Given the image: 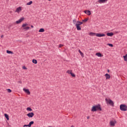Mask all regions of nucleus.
<instances>
[{
	"label": "nucleus",
	"instance_id": "nucleus-1",
	"mask_svg": "<svg viewBox=\"0 0 127 127\" xmlns=\"http://www.w3.org/2000/svg\"><path fill=\"white\" fill-rule=\"evenodd\" d=\"M97 111H102V108L101 107V105L98 104L94 105L92 107L91 112H97Z\"/></svg>",
	"mask_w": 127,
	"mask_h": 127
},
{
	"label": "nucleus",
	"instance_id": "nucleus-2",
	"mask_svg": "<svg viewBox=\"0 0 127 127\" xmlns=\"http://www.w3.org/2000/svg\"><path fill=\"white\" fill-rule=\"evenodd\" d=\"M120 109L123 112H126L127 111V106L125 104H121L120 106Z\"/></svg>",
	"mask_w": 127,
	"mask_h": 127
},
{
	"label": "nucleus",
	"instance_id": "nucleus-3",
	"mask_svg": "<svg viewBox=\"0 0 127 127\" xmlns=\"http://www.w3.org/2000/svg\"><path fill=\"white\" fill-rule=\"evenodd\" d=\"M105 101L107 103V104H109L112 107H115V103H114V101L111 99H108L107 98L105 99Z\"/></svg>",
	"mask_w": 127,
	"mask_h": 127
},
{
	"label": "nucleus",
	"instance_id": "nucleus-4",
	"mask_svg": "<svg viewBox=\"0 0 127 127\" xmlns=\"http://www.w3.org/2000/svg\"><path fill=\"white\" fill-rule=\"evenodd\" d=\"M27 116L28 118H33L34 117V113L33 112L29 113L27 114Z\"/></svg>",
	"mask_w": 127,
	"mask_h": 127
},
{
	"label": "nucleus",
	"instance_id": "nucleus-5",
	"mask_svg": "<svg viewBox=\"0 0 127 127\" xmlns=\"http://www.w3.org/2000/svg\"><path fill=\"white\" fill-rule=\"evenodd\" d=\"M23 20H24V17H22L21 18H20V19H19L18 20L16 21V23L17 24H19V23H20L22 21H23Z\"/></svg>",
	"mask_w": 127,
	"mask_h": 127
},
{
	"label": "nucleus",
	"instance_id": "nucleus-6",
	"mask_svg": "<svg viewBox=\"0 0 127 127\" xmlns=\"http://www.w3.org/2000/svg\"><path fill=\"white\" fill-rule=\"evenodd\" d=\"M96 36L97 37H103L104 36H106V34H101V33H97Z\"/></svg>",
	"mask_w": 127,
	"mask_h": 127
},
{
	"label": "nucleus",
	"instance_id": "nucleus-7",
	"mask_svg": "<svg viewBox=\"0 0 127 127\" xmlns=\"http://www.w3.org/2000/svg\"><path fill=\"white\" fill-rule=\"evenodd\" d=\"M23 91L25 93H26L27 95H30V91H29V89L23 88Z\"/></svg>",
	"mask_w": 127,
	"mask_h": 127
},
{
	"label": "nucleus",
	"instance_id": "nucleus-8",
	"mask_svg": "<svg viewBox=\"0 0 127 127\" xmlns=\"http://www.w3.org/2000/svg\"><path fill=\"white\" fill-rule=\"evenodd\" d=\"M22 9H21V7H18L15 10V12H17L18 13H19V12H20V11H21Z\"/></svg>",
	"mask_w": 127,
	"mask_h": 127
},
{
	"label": "nucleus",
	"instance_id": "nucleus-9",
	"mask_svg": "<svg viewBox=\"0 0 127 127\" xmlns=\"http://www.w3.org/2000/svg\"><path fill=\"white\" fill-rule=\"evenodd\" d=\"M106 1H108V0H98L97 1L99 3H105Z\"/></svg>",
	"mask_w": 127,
	"mask_h": 127
},
{
	"label": "nucleus",
	"instance_id": "nucleus-10",
	"mask_svg": "<svg viewBox=\"0 0 127 127\" xmlns=\"http://www.w3.org/2000/svg\"><path fill=\"white\" fill-rule=\"evenodd\" d=\"M84 13H85V14H87V15H91V11L88 10H86L84 11Z\"/></svg>",
	"mask_w": 127,
	"mask_h": 127
},
{
	"label": "nucleus",
	"instance_id": "nucleus-11",
	"mask_svg": "<svg viewBox=\"0 0 127 127\" xmlns=\"http://www.w3.org/2000/svg\"><path fill=\"white\" fill-rule=\"evenodd\" d=\"M115 124H117V121H111L110 122V126H111V127H115Z\"/></svg>",
	"mask_w": 127,
	"mask_h": 127
},
{
	"label": "nucleus",
	"instance_id": "nucleus-12",
	"mask_svg": "<svg viewBox=\"0 0 127 127\" xmlns=\"http://www.w3.org/2000/svg\"><path fill=\"white\" fill-rule=\"evenodd\" d=\"M105 76L106 78V80H109V79L111 78V75L110 74H109V73L105 74Z\"/></svg>",
	"mask_w": 127,
	"mask_h": 127
},
{
	"label": "nucleus",
	"instance_id": "nucleus-13",
	"mask_svg": "<svg viewBox=\"0 0 127 127\" xmlns=\"http://www.w3.org/2000/svg\"><path fill=\"white\" fill-rule=\"evenodd\" d=\"M77 25H81V24H83V22H81L80 21H77L76 23L75 24Z\"/></svg>",
	"mask_w": 127,
	"mask_h": 127
},
{
	"label": "nucleus",
	"instance_id": "nucleus-14",
	"mask_svg": "<svg viewBox=\"0 0 127 127\" xmlns=\"http://www.w3.org/2000/svg\"><path fill=\"white\" fill-rule=\"evenodd\" d=\"M75 26L76 27L77 30H81V26H80L79 25L75 24Z\"/></svg>",
	"mask_w": 127,
	"mask_h": 127
},
{
	"label": "nucleus",
	"instance_id": "nucleus-15",
	"mask_svg": "<svg viewBox=\"0 0 127 127\" xmlns=\"http://www.w3.org/2000/svg\"><path fill=\"white\" fill-rule=\"evenodd\" d=\"M96 56H98V57H103V55L101 53H96Z\"/></svg>",
	"mask_w": 127,
	"mask_h": 127
},
{
	"label": "nucleus",
	"instance_id": "nucleus-16",
	"mask_svg": "<svg viewBox=\"0 0 127 127\" xmlns=\"http://www.w3.org/2000/svg\"><path fill=\"white\" fill-rule=\"evenodd\" d=\"M106 35H107V36H110L112 37L114 35V34L113 32H111V33H107L106 34Z\"/></svg>",
	"mask_w": 127,
	"mask_h": 127
},
{
	"label": "nucleus",
	"instance_id": "nucleus-17",
	"mask_svg": "<svg viewBox=\"0 0 127 127\" xmlns=\"http://www.w3.org/2000/svg\"><path fill=\"white\" fill-rule=\"evenodd\" d=\"M89 35H90V36H95V35H96V36H97V33L90 32L89 33Z\"/></svg>",
	"mask_w": 127,
	"mask_h": 127
},
{
	"label": "nucleus",
	"instance_id": "nucleus-18",
	"mask_svg": "<svg viewBox=\"0 0 127 127\" xmlns=\"http://www.w3.org/2000/svg\"><path fill=\"white\" fill-rule=\"evenodd\" d=\"M4 117L6 119L7 121L9 120V116H8V115L6 114H4Z\"/></svg>",
	"mask_w": 127,
	"mask_h": 127
},
{
	"label": "nucleus",
	"instance_id": "nucleus-19",
	"mask_svg": "<svg viewBox=\"0 0 127 127\" xmlns=\"http://www.w3.org/2000/svg\"><path fill=\"white\" fill-rule=\"evenodd\" d=\"M124 61H126L127 62V54H126L125 56H123Z\"/></svg>",
	"mask_w": 127,
	"mask_h": 127
},
{
	"label": "nucleus",
	"instance_id": "nucleus-20",
	"mask_svg": "<svg viewBox=\"0 0 127 127\" xmlns=\"http://www.w3.org/2000/svg\"><path fill=\"white\" fill-rule=\"evenodd\" d=\"M33 124H34V121H31L29 123V127H31V126H32V125H33Z\"/></svg>",
	"mask_w": 127,
	"mask_h": 127
},
{
	"label": "nucleus",
	"instance_id": "nucleus-21",
	"mask_svg": "<svg viewBox=\"0 0 127 127\" xmlns=\"http://www.w3.org/2000/svg\"><path fill=\"white\" fill-rule=\"evenodd\" d=\"M6 53H7V54H13V52L12 51H10L8 50L6 51Z\"/></svg>",
	"mask_w": 127,
	"mask_h": 127
},
{
	"label": "nucleus",
	"instance_id": "nucleus-22",
	"mask_svg": "<svg viewBox=\"0 0 127 127\" xmlns=\"http://www.w3.org/2000/svg\"><path fill=\"white\" fill-rule=\"evenodd\" d=\"M78 52H79L81 57H84V54L81 51V50H79Z\"/></svg>",
	"mask_w": 127,
	"mask_h": 127
},
{
	"label": "nucleus",
	"instance_id": "nucleus-23",
	"mask_svg": "<svg viewBox=\"0 0 127 127\" xmlns=\"http://www.w3.org/2000/svg\"><path fill=\"white\" fill-rule=\"evenodd\" d=\"M26 110L28 111L29 112H32V109H31L30 107L27 108Z\"/></svg>",
	"mask_w": 127,
	"mask_h": 127
},
{
	"label": "nucleus",
	"instance_id": "nucleus-24",
	"mask_svg": "<svg viewBox=\"0 0 127 127\" xmlns=\"http://www.w3.org/2000/svg\"><path fill=\"white\" fill-rule=\"evenodd\" d=\"M32 62H33V63H34V64H37V60H36L35 59H33L32 60Z\"/></svg>",
	"mask_w": 127,
	"mask_h": 127
},
{
	"label": "nucleus",
	"instance_id": "nucleus-25",
	"mask_svg": "<svg viewBox=\"0 0 127 127\" xmlns=\"http://www.w3.org/2000/svg\"><path fill=\"white\" fill-rule=\"evenodd\" d=\"M45 30L44 28H41L39 30V32H44Z\"/></svg>",
	"mask_w": 127,
	"mask_h": 127
},
{
	"label": "nucleus",
	"instance_id": "nucleus-26",
	"mask_svg": "<svg viewBox=\"0 0 127 127\" xmlns=\"http://www.w3.org/2000/svg\"><path fill=\"white\" fill-rule=\"evenodd\" d=\"M32 1H30L28 3H27V5H31V4H32Z\"/></svg>",
	"mask_w": 127,
	"mask_h": 127
},
{
	"label": "nucleus",
	"instance_id": "nucleus-27",
	"mask_svg": "<svg viewBox=\"0 0 127 127\" xmlns=\"http://www.w3.org/2000/svg\"><path fill=\"white\" fill-rule=\"evenodd\" d=\"M27 25H28V24L27 23L23 24L22 25V27H23V28H25V26H27Z\"/></svg>",
	"mask_w": 127,
	"mask_h": 127
},
{
	"label": "nucleus",
	"instance_id": "nucleus-28",
	"mask_svg": "<svg viewBox=\"0 0 127 127\" xmlns=\"http://www.w3.org/2000/svg\"><path fill=\"white\" fill-rule=\"evenodd\" d=\"M72 72V70H67L66 71V73H67V74H71V73Z\"/></svg>",
	"mask_w": 127,
	"mask_h": 127
},
{
	"label": "nucleus",
	"instance_id": "nucleus-29",
	"mask_svg": "<svg viewBox=\"0 0 127 127\" xmlns=\"http://www.w3.org/2000/svg\"><path fill=\"white\" fill-rule=\"evenodd\" d=\"M107 45L110 47H114V45H113V44H107Z\"/></svg>",
	"mask_w": 127,
	"mask_h": 127
},
{
	"label": "nucleus",
	"instance_id": "nucleus-30",
	"mask_svg": "<svg viewBox=\"0 0 127 127\" xmlns=\"http://www.w3.org/2000/svg\"><path fill=\"white\" fill-rule=\"evenodd\" d=\"M23 29H25L26 30H28L29 29H30V27H26L23 28Z\"/></svg>",
	"mask_w": 127,
	"mask_h": 127
},
{
	"label": "nucleus",
	"instance_id": "nucleus-31",
	"mask_svg": "<svg viewBox=\"0 0 127 127\" xmlns=\"http://www.w3.org/2000/svg\"><path fill=\"white\" fill-rule=\"evenodd\" d=\"M88 21V19H85L82 20V22H87Z\"/></svg>",
	"mask_w": 127,
	"mask_h": 127
},
{
	"label": "nucleus",
	"instance_id": "nucleus-32",
	"mask_svg": "<svg viewBox=\"0 0 127 127\" xmlns=\"http://www.w3.org/2000/svg\"><path fill=\"white\" fill-rule=\"evenodd\" d=\"M70 75L72 77H76V75H75L74 73L72 72L70 73Z\"/></svg>",
	"mask_w": 127,
	"mask_h": 127
},
{
	"label": "nucleus",
	"instance_id": "nucleus-33",
	"mask_svg": "<svg viewBox=\"0 0 127 127\" xmlns=\"http://www.w3.org/2000/svg\"><path fill=\"white\" fill-rule=\"evenodd\" d=\"M7 91L8 93H11V90L10 89H7Z\"/></svg>",
	"mask_w": 127,
	"mask_h": 127
},
{
	"label": "nucleus",
	"instance_id": "nucleus-34",
	"mask_svg": "<svg viewBox=\"0 0 127 127\" xmlns=\"http://www.w3.org/2000/svg\"><path fill=\"white\" fill-rule=\"evenodd\" d=\"M76 19H74L73 20V23L74 24H75V23H76Z\"/></svg>",
	"mask_w": 127,
	"mask_h": 127
},
{
	"label": "nucleus",
	"instance_id": "nucleus-35",
	"mask_svg": "<svg viewBox=\"0 0 127 127\" xmlns=\"http://www.w3.org/2000/svg\"><path fill=\"white\" fill-rule=\"evenodd\" d=\"M64 45L63 44H60L59 46V48H61V47H62Z\"/></svg>",
	"mask_w": 127,
	"mask_h": 127
},
{
	"label": "nucleus",
	"instance_id": "nucleus-36",
	"mask_svg": "<svg viewBox=\"0 0 127 127\" xmlns=\"http://www.w3.org/2000/svg\"><path fill=\"white\" fill-rule=\"evenodd\" d=\"M23 69H24V70H27V68H26V67H25V66H23Z\"/></svg>",
	"mask_w": 127,
	"mask_h": 127
},
{
	"label": "nucleus",
	"instance_id": "nucleus-37",
	"mask_svg": "<svg viewBox=\"0 0 127 127\" xmlns=\"http://www.w3.org/2000/svg\"><path fill=\"white\" fill-rule=\"evenodd\" d=\"M24 127H29V124L28 125H24Z\"/></svg>",
	"mask_w": 127,
	"mask_h": 127
},
{
	"label": "nucleus",
	"instance_id": "nucleus-38",
	"mask_svg": "<svg viewBox=\"0 0 127 127\" xmlns=\"http://www.w3.org/2000/svg\"><path fill=\"white\" fill-rule=\"evenodd\" d=\"M89 119H90V116H87V120H89Z\"/></svg>",
	"mask_w": 127,
	"mask_h": 127
},
{
	"label": "nucleus",
	"instance_id": "nucleus-39",
	"mask_svg": "<svg viewBox=\"0 0 127 127\" xmlns=\"http://www.w3.org/2000/svg\"><path fill=\"white\" fill-rule=\"evenodd\" d=\"M18 83H20V84H21L22 82H21V81H19Z\"/></svg>",
	"mask_w": 127,
	"mask_h": 127
},
{
	"label": "nucleus",
	"instance_id": "nucleus-40",
	"mask_svg": "<svg viewBox=\"0 0 127 127\" xmlns=\"http://www.w3.org/2000/svg\"><path fill=\"white\" fill-rule=\"evenodd\" d=\"M31 27L32 28H33V27H34L33 25H31Z\"/></svg>",
	"mask_w": 127,
	"mask_h": 127
},
{
	"label": "nucleus",
	"instance_id": "nucleus-41",
	"mask_svg": "<svg viewBox=\"0 0 127 127\" xmlns=\"http://www.w3.org/2000/svg\"><path fill=\"white\" fill-rule=\"evenodd\" d=\"M107 71H108V73L110 72V69H108Z\"/></svg>",
	"mask_w": 127,
	"mask_h": 127
},
{
	"label": "nucleus",
	"instance_id": "nucleus-42",
	"mask_svg": "<svg viewBox=\"0 0 127 127\" xmlns=\"http://www.w3.org/2000/svg\"><path fill=\"white\" fill-rule=\"evenodd\" d=\"M2 37H3V35L1 36V38H2Z\"/></svg>",
	"mask_w": 127,
	"mask_h": 127
},
{
	"label": "nucleus",
	"instance_id": "nucleus-43",
	"mask_svg": "<svg viewBox=\"0 0 127 127\" xmlns=\"http://www.w3.org/2000/svg\"><path fill=\"white\" fill-rule=\"evenodd\" d=\"M70 127H74V126L72 125Z\"/></svg>",
	"mask_w": 127,
	"mask_h": 127
},
{
	"label": "nucleus",
	"instance_id": "nucleus-44",
	"mask_svg": "<svg viewBox=\"0 0 127 127\" xmlns=\"http://www.w3.org/2000/svg\"><path fill=\"white\" fill-rule=\"evenodd\" d=\"M116 33H119V32H117Z\"/></svg>",
	"mask_w": 127,
	"mask_h": 127
},
{
	"label": "nucleus",
	"instance_id": "nucleus-45",
	"mask_svg": "<svg viewBox=\"0 0 127 127\" xmlns=\"http://www.w3.org/2000/svg\"><path fill=\"white\" fill-rule=\"evenodd\" d=\"M49 0V1H50V0Z\"/></svg>",
	"mask_w": 127,
	"mask_h": 127
},
{
	"label": "nucleus",
	"instance_id": "nucleus-46",
	"mask_svg": "<svg viewBox=\"0 0 127 127\" xmlns=\"http://www.w3.org/2000/svg\"><path fill=\"white\" fill-rule=\"evenodd\" d=\"M23 127H24V126H23Z\"/></svg>",
	"mask_w": 127,
	"mask_h": 127
}]
</instances>
